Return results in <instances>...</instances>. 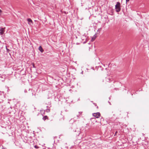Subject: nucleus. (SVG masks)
I'll return each instance as SVG.
<instances>
[{
	"instance_id": "nucleus-10",
	"label": "nucleus",
	"mask_w": 149,
	"mask_h": 149,
	"mask_svg": "<svg viewBox=\"0 0 149 149\" xmlns=\"http://www.w3.org/2000/svg\"><path fill=\"white\" fill-rule=\"evenodd\" d=\"M130 0H126V2H128Z\"/></svg>"
},
{
	"instance_id": "nucleus-5",
	"label": "nucleus",
	"mask_w": 149,
	"mask_h": 149,
	"mask_svg": "<svg viewBox=\"0 0 149 149\" xmlns=\"http://www.w3.org/2000/svg\"><path fill=\"white\" fill-rule=\"evenodd\" d=\"M97 37V35L96 34H95L92 38L91 41H94Z\"/></svg>"
},
{
	"instance_id": "nucleus-4",
	"label": "nucleus",
	"mask_w": 149,
	"mask_h": 149,
	"mask_svg": "<svg viewBox=\"0 0 149 149\" xmlns=\"http://www.w3.org/2000/svg\"><path fill=\"white\" fill-rule=\"evenodd\" d=\"M27 20L28 22V23L29 25H31L33 24L32 21L31 19L29 18L27 19Z\"/></svg>"
},
{
	"instance_id": "nucleus-6",
	"label": "nucleus",
	"mask_w": 149,
	"mask_h": 149,
	"mask_svg": "<svg viewBox=\"0 0 149 149\" xmlns=\"http://www.w3.org/2000/svg\"><path fill=\"white\" fill-rule=\"evenodd\" d=\"M39 50L42 53L44 51V50L41 47V46H40L39 47Z\"/></svg>"
},
{
	"instance_id": "nucleus-1",
	"label": "nucleus",
	"mask_w": 149,
	"mask_h": 149,
	"mask_svg": "<svg viewBox=\"0 0 149 149\" xmlns=\"http://www.w3.org/2000/svg\"><path fill=\"white\" fill-rule=\"evenodd\" d=\"M120 4L119 2H117V4L115 6L116 11L117 12H118L120 10Z\"/></svg>"
},
{
	"instance_id": "nucleus-9",
	"label": "nucleus",
	"mask_w": 149,
	"mask_h": 149,
	"mask_svg": "<svg viewBox=\"0 0 149 149\" xmlns=\"http://www.w3.org/2000/svg\"><path fill=\"white\" fill-rule=\"evenodd\" d=\"M35 148H38V147L37 146H34Z\"/></svg>"
},
{
	"instance_id": "nucleus-7",
	"label": "nucleus",
	"mask_w": 149,
	"mask_h": 149,
	"mask_svg": "<svg viewBox=\"0 0 149 149\" xmlns=\"http://www.w3.org/2000/svg\"><path fill=\"white\" fill-rule=\"evenodd\" d=\"M48 119V117L47 116H45L42 118V119L44 120H45L46 119Z\"/></svg>"
},
{
	"instance_id": "nucleus-2",
	"label": "nucleus",
	"mask_w": 149,
	"mask_h": 149,
	"mask_svg": "<svg viewBox=\"0 0 149 149\" xmlns=\"http://www.w3.org/2000/svg\"><path fill=\"white\" fill-rule=\"evenodd\" d=\"M5 27L2 28L0 27V35H3L5 31Z\"/></svg>"
},
{
	"instance_id": "nucleus-8",
	"label": "nucleus",
	"mask_w": 149,
	"mask_h": 149,
	"mask_svg": "<svg viewBox=\"0 0 149 149\" xmlns=\"http://www.w3.org/2000/svg\"><path fill=\"white\" fill-rule=\"evenodd\" d=\"M2 12V10H1L0 9V15H1Z\"/></svg>"
},
{
	"instance_id": "nucleus-11",
	"label": "nucleus",
	"mask_w": 149,
	"mask_h": 149,
	"mask_svg": "<svg viewBox=\"0 0 149 149\" xmlns=\"http://www.w3.org/2000/svg\"><path fill=\"white\" fill-rule=\"evenodd\" d=\"M117 132H116L115 133V135L117 133Z\"/></svg>"
},
{
	"instance_id": "nucleus-3",
	"label": "nucleus",
	"mask_w": 149,
	"mask_h": 149,
	"mask_svg": "<svg viewBox=\"0 0 149 149\" xmlns=\"http://www.w3.org/2000/svg\"><path fill=\"white\" fill-rule=\"evenodd\" d=\"M93 115L95 117L98 118L100 116V114L99 113L97 112V113H93Z\"/></svg>"
}]
</instances>
